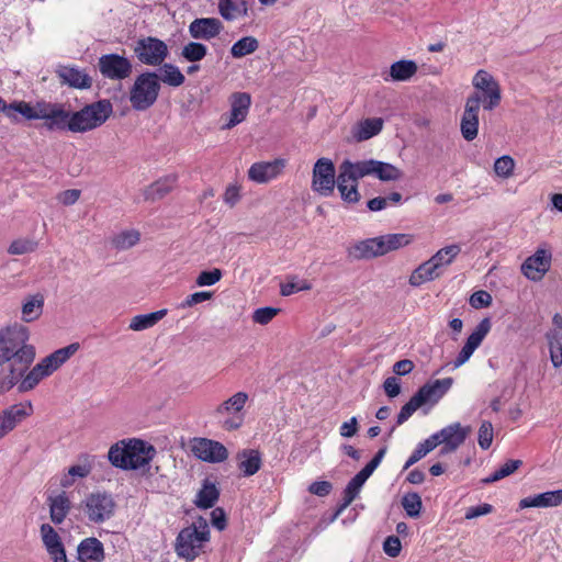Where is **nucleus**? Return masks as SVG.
<instances>
[{
  "mask_svg": "<svg viewBox=\"0 0 562 562\" xmlns=\"http://www.w3.org/2000/svg\"><path fill=\"white\" fill-rule=\"evenodd\" d=\"M515 169V160L508 155L497 158L494 162V172L496 176L508 179L513 176Z\"/></svg>",
  "mask_w": 562,
  "mask_h": 562,
  "instance_id": "obj_55",
  "label": "nucleus"
},
{
  "mask_svg": "<svg viewBox=\"0 0 562 562\" xmlns=\"http://www.w3.org/2000/svg\"><path fill=\"white\" fill-rule=\"evenodd\" d=\"M44 297L41 294L29 296L22 304V321H36L43 313Z\"/></svg>",
  "mask_w": 562,
  "mask_h": 562,
  "instance_id": "obj_40",
  "label": "nucleus"
},
{
  "mask_svg": "<svg viewBox=\"0 0 562 562\" xmlns=\"http://www.w3.org/2000/svg\"><path fill=\"white\" fill-rule=\"evenodd\" d=\"M385 453L386 448H381L372 458V460L349 481L346 488L344 490V497L340 509L347 508L353 502V499L358 496L362 485L382 462Z\"/></svg>",
  "mask_w": 562,
  "mask_h": 562,
  "instance_id": "obj_11",
  "label": "nucleus"
},
{
  "mask_svg": "<svg viewBox=\"0 0 562 562\" xmlns=\"http://www.w3.org/2000/svg\"><path fill=\"white\" fill-rule=\"evenodd\" d=\"M77 552L80 562H103L105 558L103 543L94 537L83 539Z\"/></svg>",
  "mask_w": 562,
  "mask_h": 562,
  "instance_id": "obj_26",
  "label": "nucleus"
},
{
  "mask_svg": "<svg viewBox=\"0 0 562 562\" xmlns=\"http://www.w3.org/2000/svg\"><path fill=\"white\" fill-rule=\"evenodd\" d=\"M140 233L136 229H127L119 233L112 239V245L117 250H126L138 244Z\"/></svg>",
  "mask_w": 562,
  "mask_h": 562,
  "instance_id": "obj_47",
  "label": "nucleus"
},
{
  "mask_svg": "<svg viewBox=\"0 0 562 562\" xmlns=\"http://www.w3.org/2000/svg\"><path fill=\"white\" fill-rule=\"evenodd\" d=\"M238 468L245 476L256 474L262 464L261 454L255 449H244L237 453Z\"/></svg>",
  "mask_w": 562,
  "mask_h": 562,
  "instance_id": "obj_30",
  "label": "nucleus"
},
{
  "mask_svg": "<svg viewBox=\"0 0 562 562\" xmlns=\"http://www.w3.org/2000/svg\"><path fill=\"white\" fill-rule=\"evenodd\" d=\"M383 550L386 555L391 558H396L402 550V543L398 537L389 536L383 542Z\"/></svg>",
  "mask_w": 562,
  "mask_h": 562,
  "instance_id": "obj_62",
  "label": "nucleus"
},
{
  "mask_svg": "<svg viewBox=\"0 0 562 562\" xmlns=\"http://www.w3.org/2000/svg\"><path fill=\"white\" fill-rule=\"evenodd\" d=\"M159 76L155 71L138 75L130 88L128 100L135 111H146L151 108L160 92Z\"/></svg>",
  "mask_w": 562,
  "mask_h": 562,
  "instance_id": "obj_5",
  "label": "nucleus"
},
{
  "mask_svg": "<svg viewBox=\"0 0 562 562\" xmlns=\"http://www.w3.org/2000/svg\"><path fill=\"white\" fill-rule=\"evenodd\" d=\"M229 113L222 116V120H225L222 130H232L246 120L251 104L250 94L247 92H235L229 98Z\"/></svg>",
  "mask_w": 562,
  "mask_h": 562,
  "instance_id": "obj_16",
  "label": "nucleus"
},
{
  "mask_svg": "<svg viewBox=\"0 0 562 562\" xmlns=\"http://www.w3.org/2000/svg\"><path fill=\"white\" fill-rule=\"evenodd\" d=\"M339 170L347 175L348 179L353 180L358 183V180L367 177L373 176L374 172V159L361 160L352 162L350 160H344Z\"/></svg>",
  "mask_w": 562,
  "mask_h": 562,
  "instance_id": "obj_27",
  "label": "nucleus"
},
{
  "mask_svg": "<svg viewBox=\"0 0 562 562\" xmlns=\"http://www.w3.org/2000/svg\"><path fill=\"white\" fill-rule=\"evenodd\" d=\"M285 165L286 160L282 158L255 162L248 169V178L256 183H267L280 176Z\"/></svg>",
  "mask_w": 562,
  "mask_h": 562,
  "instance_id": "obj_21",
  "label": "nucleus"
},
{
  "mask_svg": "<svg viewBox=\"0 0 562 562\" xmlns=\"http://www.w3.org/2000/svg\"><path fill=\"white\" fill-rule=\"evenodd\" d=\"M492 304V295L484 290L474 292L470 296V305L474 308L487 307Z\"/></svg>",
  "mask_w": 562,
  "mask_h": 562,
  "instance_id": "obj_61",
  "label": "nucleus"
},
{
  "mask_svg": "<svg viewBox=\"0 0 562 562\" xmlns=\"http://www.w3.org/2000/svg\"><path fill=\"white\" fill-rule=\"evenodd\" d=\"M562 504V488L555 491H548L532 496L525 497L519 501V508H548L557 507Z\"/></svg>",
  "mask_w": 562,
  "mask_h": 562,
  "instance_id": "obj_25",
  "label": "nucleus"
},
{
  "mask_svg": "<svg viewBox=\"0 0 562 562\" xmlns=\"http://www.w3.org/2000/svg\"><path fill=\"white\" fill-rule=\"evenodd\" d=\"M212 296H213V293L207 292V291L192 293L186 297V300L180 304V307L181 308L191 307L193 305H196L199 303L210 300Z\"/></svg>",
  "mask_w": 562,
  "mask_h": 562,
  "instance_id": "obj_63",
  "label": "nucleus"
},
{
  "mask_svg": "<svg viewBox=\"0 0 562 562\" xmlns=\"http://www.w3.org/2000/svg\"><path fill=\"white\" fill-rule=\"evenodd\" d=\"M475 91L468 98H477V105L492 111L501 104L502 90L498 81L486 70L480 69L472 79Z\"/></svg>",
  "mask_w": 562,
  "mask_h": 562,
  "instance_id": "obj_6",
  "label": "nucleus"
},
{
  "mask_svg": "<svg viewBox=\"0 0 562 562\" xmlns=\"http://www.w3.org/2000/svg\"><path fill=\"white\" fill-rule=\"evenodd\" d=\"M93 459H94V457L86 456L81 463L70 467L68 469V472L75 479L87 477L91 473V470H92L91 461Z\"/></svg>",
  "mask_w": 562,
  "mask_h": 562,
  "instance_id": "obj_58",
  "label": "nucleus"
},
{
  "mask_svg": "<svg viewBox=\"0 0 562 562\" xmlns=\"http://www.w3.org/2000/svg\"><path fill=\"white\" fill-rule=\"evenodd\" d=\"M167 314V310H159L148 314H139L131 319L128 328L134 331H140L154 327Z\"/></svg>",
  "mask_w": 562,
  "mask_h": 562,
  "instance_id": "obj_39",
  "label": "nucleus"
},
{
  "mask_svg": "<svg viewBox=\"0 0 562 562\" xmlns=\"http://www.w3.org/2000/svg\"><path fill=\"white\" fill-rule=\"evenodd\" d=\"M402 506L409 517L416 518L423 507L422 498L417 493H407L402 498Z\"/></svg>",
  "mask_w": 562,
  "mask_h": 562,
  "instance_id": "obj_54",
  "label": "nucleus"
},
{
  "mask_svg": "<svg viewBox=\"0 0 562 562\" xmlns=\"http://www.w3.org/2000/svg\"><path fill=\"white\" fill-rule=\"evenodd\" d=\"M520 460H508L504 464H502L497 470H495L490 476L483 479V483L491 484L497 482L512 473H514L520 465Z\"/></svg>",
  "mask_w": 562,
  "mask_h": 562,
  "instance_id": "obj_50",
  "label": "nucleus"
},
{
  "mask_svg": "<svg viewBox=\"0 0 562 562\" xmlns=\"http://www.w3.org/2000/svg\"><path fill=\"white\" fill-rule=\"evenodd\" d=\"M210 540V528L203 518H199L191 526L183 528L175 544L176 553L179 558L193 561L200 555L202 549Z\"/></svg>",
  "mask_w": 562,
  "mask_h": 562,
  "instance_id": "obj_4",
  "label": "nucleus"
},
{
  "mask_svg": "<svg viewBox=\"0 0 562 562\" xmlns=\"http://www.w3.org/2000/svg\"><path fill=\"white\" fill-rule=\"evenodd\" d=\"M381 181H396L402 178V171L392 164L374 160V172Z\"/></svg>",
  "mask_w": 562,
  "mask_h": 562,
  "instance_id": "obj_46",
  "label": "nucleus"
},
{
  "mask_svg": "<svg viewBox=\"0 0 562 562\" xmlns=\"http://www.w3.org/2000/svg\"><path fill=\"white\" fill-rule=\"evenodd\" d=\"M422 407V404L418 402L415 395L411 397V400L402 406L397 419L396 425L400 426L404 424L406 420L409 419V417L419 408Z\"/></svg>",
  "mask_w": 562,
  "mask_h": 562,
  "instance_id": "obj_57",
  "label": "nucleus"
},
{
  "mask_svg": "<svg viewBox=\"0 0 562 562\" xmlns=\"http://www.w3.org/2000/svg\"><path fill=\"white\" fill-rule=\"evenodd\" d=\"M477 98H467L464 111L460 122L462 137L471 142L476 138L479 133V113Z\"/></svg>",
  "mask_w": 562,
  "mask_h": 562,
  "instance_id": "obj_23",
  "label": "nucleus"
},
{
  "mask_svg": "<svg viewBox=\"0 0 562 562\" xmlns=\"http://www.w3.org/2000/svg\"><path fill=\"white\" fill-rule=\"evenodd\" d=\"M29 340L30 330L22 324L0 329V395L15 385L20 393L34 390L79 349L78 344H70L46 356L30 370L36 350Z\"/></svg>",
  "mask_w": 562,
  "mask_h": 562,
  "instance_id": "obj_1",
  "label": "nucleus"
},
{
  "mask_svg": "<svg viewBox=\"0 0 562 562\" xmlns=\"http://www.w3.org/2000/svg\"><path fill=\"white\" fill-rule=\"evenodd\" d=\"M56 74L63 85L76 89H88L92 85L91 77L85 71L72 66H59Z\"/></svg>",
  "mask_w": 562,
  "mask_h": 562,
  "instance_id": "obj_24",
  "label": "nucleus"
},
{
  "mask_svg": "<svg viewBox=\"0 0 562 562\" xmlns=\"http://www.w3.org/2000/svg\"><path fill=\"white\" fill-rule=\"evenodd\" d=\"M113 112L109 100H99L85 105L79 111L69 110L68 132L87 133L102 126Z\"/></svg>",
  "mask_w": 562,
  "mask_h": 562,
  "instance_id": "obj_3",
  "label": "nucleus"
},
{
  "mask_svg": "<svg viewBox=\"0 0 562 562\" xmlns=\"http://www.w3.org/2000/svg\"><path fill=\"white\" fill-rule=\"evenodd\" d=\"M37 247L38 243L33 238H18L10 244L8 252L10 255L21 256L35 251Z\"/></svg>",
  "mask_w": 562,
  "mask_h": 562,
  "instance_id": "obj_52",
  "label": "nucleus"
},
{
  "mask_svg": "<svg viewBox=\"0 0 562 562\" xmlns=\"http://www.w3.org/2000/svg\"><path fill=\"white\" fill-rule=\"evenodd\" d=\"M176 175H168L164 178H160L144 189L143 196L146 201L160 200L172 191V189L176 186Z\"/></svg>",
  "mask_w": 562,
  "mask_h": 562,
  "instance_id": "obj_28",
  "label": "nucleus"
},
{
  "mask_svg": "<svg viewBox=\"0 0 562 562\" xmlns=\"http://www.w3.org/2000/svg\"><path fill=\"white\" fill-rule=\"evenodd\" d=\"M349 254L356 259H370L383 256L379 237L359 241L349 250Z\"/></svg>",
  "mask_w": 562,
  "mask_h": 562,
  "instance_id": "obj_33",
  "label": "nucleus"
},
{
  "mask_svg": "<svg viewBox=\"0 0 562 562\" xmlns=\"http://www.w3.org/2000/svg\"><path fill=\"white\" fill-rule=\"evenodd\" d=\"M490 318H483L474 328V330L467 338V341L453 361V367L459 368L463 366L473 355V352L481 346L482 341L491 330Z\"/></svg>",
  "mask_w": 562,
  "mask_h": 562,
  "instance_id": "obj_18",
  "label": "nucleus"
},
{
  "mask_svg": "<svg viewBox=\"0 0 562 562\" xmlns=\"http://www.w3.org/2000/svg\"><path fill=\"white\" fill-rule=\"evenodd\" d=\"M279 310L274 307H260L254 312L252 321L260 325H266L278 314Z\"/></svg>",
  "mask_w": 562,
  "mask_h": 562,
  "instance_id": "obj_60",
  "label": "nucleus"
},
{
  "mask_svg": "<svg viewBox=\"0 0 562 562\" xmlns=\"http://www.w3.org/2000/svg\"><path fill=\"white\" fill-rule=\"evenodd\" d=\"M207 55V47L200 42H189L181 49V57L189 63H198Z\"/></svg>",
  "mask_w": 562,
  "mask_h": 562,
  "instance_id": "obj_48",
  "label": "nucleus"
},
{
  "mask_svg": "<svg viewBox=\"0 0 562 562\" xmlns=\"http://www.w3.org/2000/svg\"><path fill=\"white\" fill-rule=\"evenodd\" d=\"M470 432L471 427L453 423L432 434L431 437H436L437 447L442 445L440 453L447 454L456 451L465 441Z\"/></svg>",
  "mask_w": 562,
  "mask_h": 562,
  "instance_id": "obj_14",
  "label": "nucleus"
},
{
  "mask_svg": "<svg viewBox=\"0 0 562 562\" xmlns=\"http://www.w3.org/2000/svg\"><path fill=\"white\" fill-rule=\"evenodd\" d=\"M135 54L140 63L159 66L168 56V47L165 42L156 37H146L137 42Z\"/></svg>",
  "mask_w": 562,
  "mask_h": 562,
  "instance_id": "obj_13",
  "label": "nucleus"
},
{
  "mask_svg": "<svg viewBox=\"0 0 562 562\" xmlns=\"http://www.w3.org/2000/svg\"><path fill=\"white\" fill-rule=\"evenodd\" d=\"M383 390L389 397H395L401 393L400 380L395 376H389L383 382Z\"/></svg>",
  "mask_w": 562,
  "mask_h": 562,
  "instance_id": "obj_64",
  "label": "nucleus"
},
{
  "mask_svg": "<svg viewBox=\"0 0 562 562\" xmlns=\"http://www.w3.org/2000/svg\"><path fill=\"white\" fill-rule=\"evenodd\" d=\"M49 515L54 524H61L70 510V499L65 492L49 497Z\"/></svg>",
  "mask_w": 562,
  "mask_h": 562,
  "instance_id": "obj_32",
  "label": "nucleus"
},
{
  "mask_svg": "<svg viewBox=\"0 0 562 562\" xmlns=\"http://www.w3.org/2000/svg\"><path fill=\"white\" fill-rule=\"evenodd\" d=\"M341 199L347 203H357L360 200L358 183L348 179L347 175L339 170L336 181Z\"/></svg>",
  "mask_w": 562,
  "mask_h": 562,
  "instance_id": "obj_37",
  "label": "nucleus"
},
{
  "mask_svg": "<svg viewBox=\"0 0 562 562\" xmlns=\"http://www.w3.org/2000/svg\"><path fill=\"white\" fill-rule=\"evenodd\" d=\"M452 384V378L434 380L419 387V390L414 395L422 404V406L426 404L435 405L451 389Z\"/></svg>",
  "mask_w": 562,
  "mask_h": 562,
  "instance_id": "obj_22",
  "label": "nucleus"
},
{
  "mask_svg": "<svg viewBox=\"0 0 562 562\" xmlns=\"http://www.w3.org/2000/svg\"><path fill=\"white\" fill-rule=\"evenodd\" d=\"M336 169L329 158H319L312 172V190L322 196H330L336 186Z\"/></svg>",
  "mask_w": 562,
  "mask_h": 562,
  "instance_id": "obj_9",
  "label": "nucleus"
},
{
  "mask_svg": "<svg viewBox=\"0 0 562 562\" xmlns=\"http://www.w3.org/2000/svg\"><path fill=\"white\" fill-rule=\"evenodd\" d=\"M98 65L101 75L110 80H124L133 71L132 63L126 57L117 54L102 55Z\"/></svg>",
  "mask_w": 562,
  "mask_h": 562,
  "instance_id": "obj_15",
  "label": "nucleus"
},
{
  "mask_svg": "<svg viewBox=\"0 0 562 562\" xmlns=\"http://www.w3.org/2000/svg\"><path fill=\"white\" fill-rule=\"evenodd\" d=\"M40 533L46 551L63 544L60 536L49 524H43L40 528Z\"/></svg>",
  "mask_w": 562,
  "mask_h": 562,
  "instance_id": "obj_51",
  "label": "nucleus"
},
{
  "mask_svg": "<svg viewBox=\"0 0 562 562\" xmlns=\"http://www.w3.org/2000/svg\"><path fill=\"white\" fill-rule=\"evenodd\" d=\"M192 454L201 461L220 463L228 458L226 447L220 441L209 438H193L190 442Z\"/></svg>",
  "mask_w": 562,
  "mask_h": 562,
  "instance_id": "obj_12",
  "label": "nucleus"
},
{
  "mask_svg": "<svg viewBox=\"0 0 562 562\" xmlns=\"http://www.w3.org/2000/svg\"><path fill=\"white\" fill-rule=\"evenodd\" d=\"M417 72L414 60H398L391 65L390 76L394 81H407Z\"/></svg>",
  "mask_w": 562,
  "mask_h": 562,
  "instance_id": "obj_42",
  "label": "nucleus"
},
{
  "mask_svg": "<svg viewBox=\"0 0 562 562\" xmlns=\"http://www.w3.org/2000/svg\"><path fill=\"white\" fill-rule=\"evenodd\" d=\"M156 456L153 445L142 439H123L112 445L108 452L111 464L121 470H138L150 463Z\"/></svg>",
  "mask_w": 562,
  "mask_h": 562,
  "instance_id": "obj_2",
  "label": "nucleus"
},
{
  "mask_svg": "<svg viewBox=\"0 0 562 562\" xmlns=\"http://www.w3.org/2000/svg\"><path fill=\"white\" fill-rule=\"evenodd\" d=\"M383 127V120L380 117L366 119L352 127V138L357 142L367 140L378 135Z\"/></svg>",
  "mask_w": 562,
  "mask_h": 562,
  "instance_id": "obj_31",
  "label": "nucleus"
},
{
  "mask_svg": "<svg viewBox=\"0 0 562 562\" xmlns=\"http://www.w3.org/2000/svg\"><path fill=\"white\" fill-rule=\"evenodd\" d=\"M69 108L59 102L41 101L40 119L50 132H68Z\"/></svg>",
  "mask_w": 562,
  "mask_h": 562,
  "instance_id": "obj_10",
  "label": "nucleus"
},
{
  "mask_svg": "<svg viewBox=\"0 0 562 562\" xmlns=\"http://www.w3.org/2000/svg\"><path fill=\"white\" fill-rule=\"evenodd\" d=\"M490 318H483L474 328V330L467 338V341L453 361V367L459 368L463 366L473 355V352L481 346L482 341L491 330Z\"/></svg>",
  "mask_w": 562,
  "mask_h": 562,
  "instance_id": "obj_17",
  "label": "nucleus"
},
{
  "mask_svg": "<svg viewBox=\"0 0 562 562\" xmlns=\"http://www.w3.org/2000/svg\"><path fill=\"white\" fill-rule=\"evenodd\" d=\"M460 252V245L452 244L439 249L429 260L432 266H436L437 271L442 276L445 268L451 265Z\"/></svg>",
  "mask_w": 562,
  "mask_h": 562,
  "instance_id": "obj_34",
  "label": "nucleus"
},
{
  "mask_svg": "<svg viewBox=\"0 0 562 562\" xmlns=\"http://www.w3.org/2000/svg\"><path fill=\"white\" fill-rule=\"evenodd\" d=\"M382 254L385 255L390 251L397 250L413 241V236L409 234H387L379 237Z\"/></svg>",
  "mask_w": 562,
  "mask_h": 562,
  "instance_id": "obj_41",
  "label": "nucleus"
},
{
  "mask_svg": "<svg viewBox=\"0 0 562 562\" xmlns=\"http://www.w3.org/2000/svg\"><path fill=\"white\" fill-rule=\"evenodd\" d=\"M222 271L218 268H214L212 270L202 271L196 280L195 283L199 286H211L215 283H217L222 279Z\"/></svg>",
  "mask_w": 562,
  "mask_h": 562,
  "instance_id": "obj_56",
  "label": "nucleus"
},
{
  "mask_svg": "<svg viewBox=\"0 0 562 562\" xmlns=\"http://www.w3.org/2000/svg\"><path fill=\"white\" fill-rule=\"evenodd\" d=\"M115 502L111 494L97 492L88 495L83 502V512L88 519L94 524H101L110 519L114 514Z\"/></svg>",
  "mask_w": 562,
  "mask_h": 562,
  "instance_id": "obj_8",
  "label": "nucleus"
},
{
  "mask_svg": "<svg viewBox=\"0 0 562 562\" xmlns=\"http://www.w3.org/2000/svg\"><path fill=\"white\" fill-rule=\"evenodd\" d=\"M311 288L312 284L307 280L291 277L286 282L281 283L280 293L283 296H289L301 291H307Z\"/></svg>",
  "mask_w": 562,
  "mask_h": 562,
  "instance_id": "obj_53",
  "label": "nucleus"
},
{
  "mask_svg": "<svg viewBox=\"0 0 562 562\" xmlns=\"http://www.w3.org/2000/svg\"><path fill=\"white\" fill-rule=\"evenodd\" d=\"M40 110H41V101H37L35 104L25 102V101H18L13 102L9 105L3 106V111L5 112L7 116L13 121H16L15 113L21 114L26 120H38L40 119Z\"/></svg>",
  "mask_w": 562,
  "mask_h": 562,
  "instance_id": "obj_29",
  "label": "nucleus"
},
{
  "mask_svg": "<svg viewBox=\"0 0 562 562\" xmlns=\"http://www.w3.org/2000/svg\"><path fill=\"white\" fill-rule=\"evenodd\" d=\"M160 80L170 87L177 88L184 83L186 77L178 66L173 64H164L161 67V76L159 77V81Z\"/></svg>",
  "mask_w": 562,
  "mask_h": 562,
  "instance_id": "obj_45",
  "label": "nucleus"
},
{
  "mask_svg": "<svg viewBox=\"0 0 562 562\" xmlns=\"http://www.w3.org/2000/svg\"><path fill=\"white\" fill-rule=\"evenodd\" d=\"M259 48V42L254 36H244L233 44L231 55L234 58H243L255 53Z\"/></svg>",
  "mask_w": 562,
  "mask_h": 562,
  "instance_id": "obj_43",
  "label": "nucleus"
},
{
  "mask_svg": "<svg viewBox=\"0 0 562 562\" xmlns=\"http://www.w3.org/2000/svg\"><path fill=\"white\" fill-rule=\"evenodd\" d=\"M437 447L436 437H428L423 442H419L413 453L409 456L404 464V470H407L413 464L423 459L427 453L432 451Z\"/></svg>",
  "mask_w": 562,
  "mask_h": 562,
  "instance_id": "obj_49",
  "label": "nucleus"
},
{
  "mask_svg": "<svg viewBox=\"0 0 562 562\" xmlns=\"http://www.w3.org/2000/svg\"><path fill=\"white\" fill-rule=\"evenodd\" d=\"M552 255L549 250L539 248L521 265L522 274L531 281H540L551 267Z\"/></svg>",
  "mask_w": 562,
  "mask_h": 562,
  "instance_id": "obj_19",
  "label": "nucleus"
},
{
  "mask_svg": "<svg viewBox=\"0 0 562 562\" xmlns=\"http://www.w3.org/2000/svg\"><path fill=\"white\" fill-rule=\"evenodd\" d=\"M248 401V394L237 392L229 398L220 404L213 412L223 429L233 431L239 429L245 420V405Z\"/></svg>",
  "mask_w": 562,
  "mask_h": 562,
  "instance_id": "obj_7",
  "label": "nucleus"
},
{
  "mask_svg": "<svg viewBox=\"0 0 562 562\" xmlns=\"http://www.w3.org/2000/svg\"><path fill=\"white\" fill-rule=\"evenodd\" d=\"M223 30L224 24L217 18H196L188 26L190 36L196 41H211Z\"/></svg>",
  "mask_w": 562,
  "mask_h": 562,
  "instance_id": "obj_20",
  "label": "nucleus"
},
{
  "mask_svg": "<svg viewBox=\"0 0 562 562\" xmlns=\"http://www.w3.org/2000/svg\"><path fill=\"white\" fill-rule=\"evenodd\" d=\"M440 277L441 274L437 271L436 266H432L431 261L427 260L412 272L408 282L412 286H419Z\"/></svg>",
  "mask_w": 562,
  "mask_h": 562,
  "instance_id": "obj_35",
  "label": "nucleus"
},
{
  "mask_svg": "<svg viewBox=\"0 0 562 562\" xmlns=\"http://www.w3.org/2000/svg\"><path fill=\"white\" fill-rule=\"evenodd\" d=\"M479 446L486 450L493 442V426L490 422H483L479 429Z\"/></svg>",
  "mask_w": 562,
  "mask_h": 562,
  "instance_id": "obj_59",
  "label": "nucleus"
},
{
  "mask_svg": "<svg viewBox=\"0 0 562 562\" xmlns=\"http://www.w3.org/2000/svg\"><path fill=\"white\" fill-rule=\"evenodd\" d=\"M220 492L216 485L209 480L203 482L202 488L198 492L194 504L196 507L207 509L214 506L218 499Z\"/></svg>",
  "mask_w": 562,
  "mask_h": 562,
  "instance_id": "obj_38",
  "label": "nucleus"
},
{
  "mask_svg": "<svg viewBox=\"0 0 562 562\" xmlns=\"http://www.w3.org/2000/svg\"><path fill=\"white\" fill-rule=\"evenodd\" d=\"M3 413L9 416L10 422L15 428L18 424L33 414V405L30 401H26L24 403L11 405L3 409Z\"/></svg>",
  "mask_w": 562,
  "mask_h": 562,
  "instance_id": "obj_44",
  "label": "nucleus"
},
{
  "mask_svg": "<svg viewBox=\"0 0 562 562\" xmlns=\"http://www.w3.org/2000/svg\"><path fill=\"white\" fill-rule=\"evenodd\" d=\"M218 13L225 21H235L247 14V4L245 1L236 2L235 0H218Z\"/></svg>",
  "mask_w": 562,
  "mask_h": 562,
  "instance_id": "obj_36",
  "label": "nucleus"
}]
</instances>
